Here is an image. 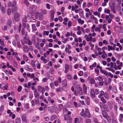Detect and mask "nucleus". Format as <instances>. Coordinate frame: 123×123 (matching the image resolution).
<instances>
[{"mask_svg":"<svg viewBox=\"0 0 123 123\" xmlns=\"http://www.w3.org/2000/svg\"><path fill=\"white\" fill-rule=\"evenodd\" d=\"M77 93L79 94L80 95H81L83 94V92L80 86H77Z\"/></svg>","mask_w":123,"mask_h":123,"instance_id":"1","label":"nucleus"},{"mask_svg":"<svg viewBox=\"0 0 123 123\" xmlns=\"http://www.w3.org/2000/svg\"><path fill=\"white\" fill-rule=\"evenodd\" d=\"M85 116H86L87 117L90 118L91 117V115L89 113L88 110L86 109L85 110Z\"/></svg>","mask_w":123,"mask_h":123,"instance_id":"2","label":"nucleus"},{"mask_svg":"<svg viewBox=\"0 0 123 123\" xmlns=\"http://www.w3.org/2000/svg\"><path fill=\"white\" fill-rule=\"evenodd\" d=\"M22 119L23 122H27V117L25 114H23L22 117Z\"/></svg>","mask_w":123,"mask_h":123,"instance_id":"3","label":"nucleus"},{"mask_svg":"<svg viewBox=\"0 0 123 123\" xmlns=\"http://www.w3.org/2000/svg\"><path fill=\"white\" fill-rule=\"evenodd\" d=\"M111 10L114 13H116V8H115V5L114 3H113L112 5L110 6Z\"/></svg>","mask_w":123,"mask_h":123,"instance_id":"4","label":"nucleus"},{"mask_svg":"<svg viewBox=\"0 0 123 123\" xmlns=\"http://www.w3.org/2000/svg\"><path fill=\"white\" fill-rule=\"evenodd\" d=\"M19 16V14L18 12H17L14 14V18L15 21H17L18 20Z\"/></svg>","mask_w":123,"mask_h":123,"instance_id":"5","label":"nucleus"},{"mask_svg":"<svg viewBox=\"0 0 123 123\" xmlns=\"http://www.w3.org/2000/svg\"><path fill=\"white\" fill-rule=\"evenodd\" d=\"M102 114L103 117L105 119L107 118V117L108 116L107 113L104 110L102 111Z\"/></svg>","mask_w":123,"mask_h":123,"instance_id":"6","label":"nucleus"},{"mask_svg":"<svg viewBox=\"0 0 123 123\" xmlns=\"http://www.w3.org/2000/svg\"><path fill=\"white\" fill-rule=\"evenodd\" d=\"M64 117V119L65 120H68L69 121L70 120H71L70 117L67 114H65Z\"/></svg>","mask_w":123,"mask_h":123,"instance_id":"7","label":"nucleus"},{"mask_svg":"<svg viewBox=\"0 0 123 123\" xmlns=\"http://www.w3.org/2000/svg\"><path fill=\"white\" fill-rule=\"evenodd\" d=\"M90 94V95L92 98H94L95 97L94 91L93 89H92L91 90Z\"/></svg>","mask_w":123,"mask_h":123,"instance_id":"8","label":"nucleus"},{"mask_svg":"<svg viewBox=\"0 0 123 123\" xmlns=\"http://www.w3.org/2000/svg\"><path fill=\"white\" fill-rule=\"evenodd\" d=\"M23 49L25 52L26 53L28 52L29 50V48L27 45H25L23 47Z\"/></svg>","mask_w":123,"mask_h":123,"instance_id":"9","label":"nucleus"},{"mask_svg":"<svg viewBox=\"0 0 123 123\" xmlns=\"http://www.w3.org/2000/svg\"><path fill=\"white\" fill-rule=\"evenodd\" d=\"M109 16H110V18L109 20H107V21L108 23H110L114 16L113 15H112L111 14H110Z\"/></svg>","mask_w":123,"mask_h":123,"instance_id":"10","label":"nucleus"},{"mask_svg":"<svg viewBox=\"0 0 123 123\" xmlns=\"http://www.w3.org/2000/svg\"><path fill=\"white\" fill-rule=\"evenodd\" d=\"M34 94L35 98H38V96L39 95V94L36 90H35L34 91Z\"/></svg>","mask_w":123,"mask_h":123,"instance_id":"11","label":"nucleus"},{"mask_svg":"<svg viewBox=\"0 0 123 123\" xmlns=\"http://www.w3.org/2000/svg\"><path fill=\"white\" fill-rule=\"evenodd\" d=\"M83 89L84 93L86 94L87 93V87L86 85L84 84L83 86Z\"/></svg>","mask_w":123,"mask_h":123,"instance_id":"12","label":"nucleus"},{"mask_svg":"<svg viewBox=\"0 0 123 123\" xmlns=\"http://www.w3.org/2000/svg\"><path fill=\"white\" fill-rule=\"evenodd\" d=\"M65 71L64 72L65 73H67L69 67L67 64H66L65 66Z\"/></svg>","mask_w":123,"mask_h":123,"instance_id":"13","label":"nucleus"},{"mask_svg":"<svg viewBox=\"0 0 123 123\" xmlns=\"http://www.w3.org/2000/svg\"><path fill=\"white\" fill-rule=\"evenodd\" d=\"M104 95L105 99H106L107 100L109 99V96L107 93L106 92L104 93Z\"/></svg>","mask_w":123,"mask_h":123,"instance_id":"14","label":"nucleus"},{"mask_svg":"<svg viewBox=\"0 0 123 123\" xmlns=\"http://www.w3.org/2000/svg\"><path fill=\"white\" fill-rule=\"evenodd\" d=\"M32 31H37V28L35 24H33L32 25Z\"/></svg>","mask_w":123,"mask_h":123,"instance_id":"15","label":"nucleus"},{"mask_svg":"<svg viewBox=\"0 0 123 123\" xmlns=\"http://www.w3.org/2000/svg\"><path fill=\"white\" fill-rule=\"evenodd\" d=\"M16 123H20L21 119L19 117H17L16 119L15 120Z\"/></svg>","mask_w":123,"mask_h":123,"instance_id":"16","label":"nucleus"},{"mask_svg":"<svg viewBox=\"0 0 123 123\" xmlns=\"http://www.w3.org/2000/svg\"><path fill=\"white\" fill-rule=\"evenodd\" d=\"M25 28H23L22 29V30L21 31V33H22V35H24L25 34V26H26V24L25 23Z\"/></svg>","mask_w":123,"mask_h":123,"instance_id":"17","label":"nucleus"},{"mask_svg":"<svg viewBox=\"0 0 123 123\" xmlns=\"http://www.w3.org/2000/svg\"><path fill=\"white\" fill-rule=\"evenodd\" d=\"M31 64L34 68H35V65L34 62L33 60H32L31 61Z\"/></svg>","mask_w":123,"mask_h":123,"instance_id":"18","label":"nucleus"},{"mask_svg":"<svg viewBox=\"0 0 123 123\" xmlns=\"http://www.w3.org/2000/svg\"><path fill=\"white\" fill-rule=\"evenodd\" d=\"M56 115H53L51 116L50 119L52 121L54 119L56 118Z\"/></svg>","mask_w":123,"mask_h":123,"instance_id":"19","label":"nucleus"},{"mask_svg":"<svg viewBox=\"0 0 123 123\" xmlns=\"http://www.w3.org/2000/svg\"><path fill=\"white\" fill-rule=\"evenodd\" d=\"M42 15V14L41 13H39L38 15L39 18L40 20H42V18H43V16H41Z\"/></svg>","mask_w":123,"mask_h":123,"instance_id":"20","label":"nucleus"},{"mask_svg":"<svg viewBox=\"0 0 123 123\" xmlns=\"http://www.w3.org/2000/svg\"><path fill=\"white\" fill-rule=\"evenodd\" d=\"M104 92L103 91H101L100 92V94L98 96V98H100L103 95H104Z\"/></svg>","mask_w":123,"mask_h":123,"instance_id":"21","label":"nucleus"},{"mask_svg":"<svg viewBox=\"0 0 123 123\" xmlns=\"http://www.w3.org/2000/svg\"><path fill=\"white\" fill-rule=\"evenodd\" d=\"M90 81L91 84H93L95 82V80H94L92 78L90 79Z\"/></svg>","mask_w":123,"mask_h":123,"instance_id":"22","label":"nucleus"},{"mask_svg":"<svg viewBox=\"0 0 123 123\" xmlns=\"http://www.w3.org/2000/svg\"><path fill=\"white\" fill-rule=\"evenodd\" d=\"M105 119H107V121L108 123H110L111 122V117L110 116H108L107 117V118H106Z\"/></svg>","mask_w":123,"mask_h":123,"instance_id":"23","label":"nucleus"},{"mask_svg":"<svg viewBox=\"0 0 123 123\" xmlns=\"http://www.w3.org/2000/svg\"><path fill=\"white\" fill-rule=\"evenodd\" d=\"M12 24V21L10 20H8L7 22V25L9 27L11 26Z\"/></svg>","mask_w":123,"mask_h":123,"instance_id":"24","label":"nucleus"},{"mask_svg":"<svg viewBox=\"0 0 123 123\" xmlns=\"http://www.w3.org/2000/svg\"><path fill=\"white\" fill-rule=\"evenodd\" d=\"M16 6H12V13L14 11H16Z\"/></svg>","mask_w":123,"mask_h":123,"instance_id":"25","label":"nucleus"},{"mask_svg":"<svg viewBox=\"0 0 123 123\" xmlns=\"http://www.w3.org/2000/svg\"><path fill=\"white\" fill-rule=\"evenodd\" d=\"M23 57L24 60L25 61H28V58L25 55H23Z\"/></svg>","mask_w":123,"mask_h":123,"instance_id":"26","label":"nucleus"},{"mask_svg":"<svg viewBox=\"0 0 123 123\" xmlns=\"http://www.w3.org/2000/svg\"><path fill=\"white\" fill-rule=\"evenodd\" d=\"M27 18L26 17V16H25L23 18V19L22 20V21L23 23L24 22H26L27 21Z\"/></svg>","mask_w":123,"mask_h":123,"instance_id":"27","label":"nucleus"},{"mask_svg":"<svg viewBox=\"0 0 123 123\" xmlns=\"http://www.w3.org/2000/svg\"><path fill=\"white\" fill-rule=\"evenodd\" d=\"M7 14L8 15H9L11 14V9L10 8H8L7 11Z\"/></svg>","mask_w":123,"mask_h":123,"instance_id":"28","label":"nucleus"},{"mask_svg":"<svg viewBox=\"0 0 123 123\" xmlns=\"http://www.w3.org/2000/svg\"><path fill=\"white\" fill-rule=\"evenodd\" d=\"M0 7L1 10L3 13H4L5 12V10L4 7L2 6H1Z\"/></svg>","mask_w":123,"mask_h":123,"instance_id":"29","label":"nucleus"},{"mask_svg":"<svg viewBox=\"0 0 123 123\" xmlns=\"http://www.w3.org/2000/svg\"><path fill=\"white\" fill-rule=\"evenodd\" d=\"M101 101L103 102L104 103H105L106 101L104 98L101 97Z\"/></svg>","mask_w":123,"mask_h":123,"instance_id":"30","label":"nucleus"},{"mask_svg":"<svg viewBox=\"0 0 123 123\" xmlns=\"http://www.w3.org/2000/svg\"><path fill=\"white\" fill-rule=\"evenodd\" d=\"M22 87L21 86H19L18 87L17 90L18 92H20L21 90Z\"/></svg>","mask_w":123,"mask_h":123,"instance_id":"31","label":"nucleus"},{"mask_svg":"<svg viewBox=\"0 0 123 123\" xmlns=\"http://www.w3.org/2000/svg\"><path fill=\"white\" fill-rule=\"evenodd\" d=\"M15 38L17 41L19 40V37L17 34H16L15 35Z\"/></svg>","mask_w":123,"mask_h":123,"instance_id":"32","label":"nucleus"},{"mask_svg":"<svg viewBox=\"0 0 123 123\" xmlns=\"http://www.w3.org/2000/svg\"><path fill=\"white\" fill-rule=\"evenodd\" d=\"M62 104H60L59 105V110L60 111L62 110Z\"/></svg>","mask_w":123,"mask_h":123,"instance_id":"33","label":"nucleus"},{"mask_svg":"<svg viewBox=\"0 0 123 123\" xmlns=\"http://www.w3.org/2000/svg\"><path fill=\"white\" fill-rule=\"evenodd\" d=\"M62 89L61 87H59L58 88H57L56 89V91L57 92H60L62 91Z\"/></svg>","mask_w":123,"mask_h":123,"instance_id":"34","label":"nucleus"},{"mask_svg":"<svg viewBox=\"0 0 123 123\" xmlns=\"http://www.w3.org/2000/svg\"><path fill=\"white\" fill-rule=\"evenodd\" d=\"M28 104H26L24 105V107L26 109H28L29 108V107L28 106Z\"/></svg>","mask_w":123,"mask_h":123,"instance_id":"35","label":"nucleus"},{"mask_svg":"<svg viewBox=\"0 0 123 123\" xmlns=\"http://www.w3.org/2000/svg\"><path fill=\"white\" fill-rule=\"evenodd\" d=\"M110 11L108 9H107L106 10V9H105L104 10V12L105 13H107L108 14H109L110 13Z\"/></svg>","mask_w":123,"mask_h":123,"instance_id":"36","label":"nucleus"},{"mask_svg":"<svg viewBox=\"0 0 123 123\" xmlns=\"http://www.w3.org/2000/svg\"><path fill=\"white\" fill-rule=\"evenodd\" d=\"M17 45L18 47L19 48H20L21 46V45L20 44V43L18 41L17 42Z\"/></svg>","mask_w":123,"mask_h":123,"instance_id":"37","label":"nucleus"},{"mask_svg":"<svg viewBox=\"0 0 123 123\" xmlns=\"http://www.w3.org/2000/svg\"><path fill=\"white\" fill-rule=\"evenodd\" d=\"M42 88L40 86H38L37 87V90L39 92H40L42 89Z\"/></svg>","mask_w":123,"mask_h":123,"instance_id":"38","label":"nucleus"},{"mask_svg":"<svg viewBox=\"0 0 123 123\" xmlns=\"http://www.w3.org/2000/svg\"><path fill=\"white\" fill-rule=\"evenodd\" d=\"M98 2V0H95L94 2V4L95 5H97Z\"/></svg>","mask_w":123,"mask_h":123,"instance_id":"39","label":"nucleus"},{"mask_svg":"<svg viewBox=\"0 0 123 123\" xmlns=\"http://www.w3.org/2000/svg\"><path fill=\"white\" fill-rule=\"evenodd\" d=\"M62 83H63V84L65 86H66V85H67L66 84H67V81H66V80H63L62 81Z\"/></svg>","mask_w":123,"mask_h":123,"instance_id":"40","label":"nucleus"},{"mask_svg":"<svg viewBox=\"0 0 123 123\" xmlns=\"http://www.w3.org/2000/svg\"><path fill=\"white\" fill-rule=\"evenodd\" d=\"M68 79L69 80H70L72 78L71 75L70 74H68L67 76Z\"/></svg>","mask_w":123,"mask_h":123,"instance_id":"41","label":"nucleus"},{"mask_svg":"<svg viewBox=\"0 0 123 123\" xmlns=\"http://www.w3.org/2000/svg\"><path fill=\"white\" fill-rule=\"evenodd\" d=\"M86 123H91V121L89 119H87L85 120Z\"/></svg>","mask_w":123,"mask_h":123,"instance_id":"42","label":"nucleus"},{"mask_svg":"<svg viewBox=\"0 0 123 123\" xmlns=\"http://www.w3.org/2000/svg\"><path fill=\"white\" fill-rule=\"evenodd\" d=\"M103 79L102 77L100 76H99L98 77V80L99 81H103Z\"/></svg>","mask_w":123,"mask_h":123,"instance_id":"43","label":"nucleus"},{"mask_svg":"<svg viewBox=\"0 0 123 123\" xmlns=\"http://www.w3.org/2000/svg\"><path fill=\"white\" fill-rule=\"evenodd\" d=\"M53 109L52 107H49L48 108V110L50 112H51L52 111Z\"/></svg>","mask_w":123,"mask_h":123,"instance_id":"44","label":"nucleus"},{"mask_svg":"<svg viewBox=\"0 0 123 123\" xmlns=\"http://www.w3.org/2000/svg\"><path fill=\"white\" fill-rule=\"evenodd\" d=\"M108 51L110 50H112V46H108Z\"/></svg>","mask_w":123,"mask_h":123,"instance_id":"45","label":"nucleus"},{"mask_svg":"<svg viewBox=\"0 0 123 123\" xmlns=\"http://www.w3.org/2000/svg\"><path fill=\"white\" fill-rule=\"evenodd\" d=\"M16 1H14L12 3V6H16Z\"/></svg>","mask_w":123,"mask_h":123,"instance_id":"46","label":"nucleus"},{"mask_svg":"<svg viewBox=\"0 0 123 123\" xmlns=\"http://www.w3.org/2000/svg\"><path fill=\"white\" fill-rule=\"evenodd\" d=\"M95 93L96 94H98L99 93V91L98 90V89H96L95 90Z\"/></svg>","mask_w":123,"mask_h":123,"instance_id":"47","label":"nucleus"},{"mask_svg":"<svg viewBox=\"0 0 123 123\" xmlns=\"http://www.w3.org/2000/svg\"><path fill=\"white\" fill-rule=\"evenodd\" d=\"M6 85L4 84H2L0 85V87L1 88H3Z\"/></svg>","mask_w":123,"mask_h":123,"instance_id":"48","label":"nucleus"},{"mask_svg":"<svg viewBox=\"0 0 123 123\" xmlns=\"http://www.w3.org/2000/svg\"><path fill=\"white\" fill-rule=\"evenodd\" d=\"M49 33V31H44L43 32V34H46L47 35H48Z\"/></svg>","mask_w":123,"mask_h":123,"instance_id":"49","label":"nucleus"},{"mask_svg":"<svg viewBox=\"0 0 123 123\" xmlns=\"http://www.w3.org/2000/svg\"><path fill=\"white\" fill-rule=\"evenodd\" d=\"M104 83V81H101L99 82V84L100 86H102L103 85Z\"/></svg>","mask_w":123,"mask_h":123,"instance_id":"50","label":"nucleus"},{"mask_svg":"<svg viewBox=\"0 0 123 123\" xmlns=\"http://www.w3.org/2000/svg\"><path fill=\"white\" fill-rule=\"evenodd\" d=\"M24 3L27 6H28L29 5V3L28 2L27 0H25L24 1Z\"/></svg>","mask_w":123,"mask_h":123,"instance_id":"51","label":"nucleus"},{"mask_svg":"<svg viewBox=\"0 0 123 123\" xmlns=\"http://www.w3.org/2000/svg\"><path fill=\"white\" fill-rule=\"evenodd\" d=\"M58 19L59 20L60 22L62 21L63 20V19L61 16H59L58 17Z\"/></svg>","mask_w":123,"mask_h":123,"instance_id":"52","label":"nucleus"},{"mask_svg":"<svg viewBox=\"0 0 123 123\" xmlns=\"http://www.w3.org/2000/svg\"><path fill=\"white\" fill-rule=\"evenodd\" d=\"M110 65L111 66V68L112 69L113 68V66L114 65V63L112 62H111L110 63Z\"/></svg>","mask_w":123,"mask_h":123,"instance_id":"53","label":"nucleus"},{"mask_svg":"<svg viewBox=\"0 0 123 123\" xmlns=\"http://www.w3.org/2000/svg\"><path fill=\"white\" fill-rule=\"evenodd\" d=\"M93 120L94 122L96 123H98V122L97 119L95 118H93Z\"/></svg>","mask_w":123,"mask_h":123,"instance_id":"54","label":"nucleus"},{"mask_svg":"<svg viewBox=\"0 0 123 123\" xmlns=\"http://www.w3.org/2000/svg\"><path fill=\"white\" fill-rule=\"evenodd\" d=\"M4 108V106L2 105L1 106L0 108V112H1L3 110V109Z\"/></svg>","mask_w":123,"mask_h":123,"instance_id":"55","label":"nucleus"},{"mask_svg":"<svg viewBox=\"0 0 123 123\" xmlns=\"http://www.w3.org/2000/svg\"><path fill=\"white\" fill-rule=\"evenodd\" d=\"M116 63L115 62L114 63V68L115 70L117 69V66L116 65Z\"/></svg>","mask_w":123,"mask_h":123,"instance_id":"56","label":"nucleus"},{"mask_svg":"<svg viewBox=\"0 0 123 123\" xmlns=\"http://www.w3.org/2000/svg\"><path fill=\"white\" fill-rule=\"evenodd\" d=\"M31 105L32 106H35L34 102V100H32L31 101Z\"/></svg>","mask_w":123,"mask_h":123,"instance_id":"57","label":"nucleus"},{"mask_svg":"<svg viewBox=\"0 0 123 123\" xmlns=\"http://www.w3.org/2000/svg\"><path fill=\"white\" fill-rule=\"evenodd\" d=\"M50 12L51 13L50 15H54L55 12L54 11L52 10L50 11Z\"/></svg>","mask_w":123,"mask_h":123,"instance_id":"58","label":"nucleus"},{"mask_svg":"<svg viewBox=\"0 0 123 123\" xmlns=\"http://www.w3.org/2000/svg\"><path fill=\"white\" fill-rule=\"evenodd\" d=\"M12 3L11 2H9L8 3V6L9 7H10L11 6V5H12Z\"/></svg>","mask_w":123,"mask_h":123,"instance_id":"59","label":"nucleus"},{"mask_svg":"<svg viewBox=\"0 0 123 123\" xmlns=\"http://www.w3.org/2000/svg\"><path fill=\"white\" fill-rule=\"evenodd\" d=\"M103 42L104 44H105L106 45L108 44V43L107 42V41L105 40H104L103 41Z\"/></svg>","mask_w":123,"mask_h":123,"instance_id":"60","label":"nucleus"},{"mask_svg":"<svg viewBox=\"0 0 123 123\" xmlns=\"http://www.w3.org/2000/svg\"><path fill=\"white\" fill-rule=\"evenodd\" d=\"M70 35V33L69 32H67L66 34L65 35V36L66 37H69Z\"/></svg>","mask_w":123,"mask_h":123,"instance_id":"61","label":"nucleus"},{"mask_svg":"<svg viewBox=\"0 0 123 123\" xmlns=\"http://www.w3.org/2000/svg\"><path fill=\"white\" fill-rule=\"evenodd\" d=\"M18 79H19V81L21 82H23L24 80V79L23 78H22L21 79L18 78Z\"/></svg>","mask_w":123,"mask_h":123,"instance_id":"62","label":"nucleus"},{"mask_svg":"<svg viewBox=\"0 0 123 123\" xmlns=\"http://www.w3.org/2000/svg\"><path fill=\"white\" fill-rule=\"evenodd\" d=\"M28 43L29 45H31L32 44V43L31 41L29 40H28Z\"/></svg>","mask_w":123,"mask_h":123,"instance_id":"63","label":"nucleus"},{"mask_svg":"<svg viewBox=\"0 0 123 123\" xmlns=\"http://www.w3.org/2000/svg\"><path fill=\"white\" fill-rule=\"evenodd\" d=\"M36 3L37 5H39L41 2V0H36Z\"/></svg>","mask_w":123,"mask_h":123,"instance_id":"64","label":"nucleus"}]
</instances>
